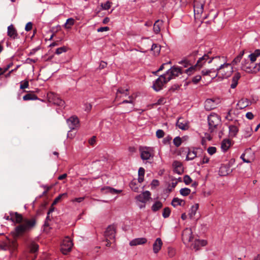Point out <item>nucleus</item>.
I'll return each instance as SVG.
<instances>
[{"label":"nucleus","mask_w":260,"mask_h":260,"mask_svg":"<svg viewBox=\"0 0 260 260\" xmlns=\"http://www.w3.org/2000/svg\"><path fill=\"white\" fill-rule=\"evenodd\" d=\"M10 216L12 221H15L17 223H21V224L15 229L17 236L29 231L36 225V221L34 218H31L30 219H23L22 216L17 212L11 213Z\"/></svg>","instance_id":"nucleus-1"},{"label":"nucleus","mask_w":260,"mask_h":260,"mask_svg":"<svg viewBox=\"0 0 260 260\" xmlns=\"http://www.w3.org/2000/svg\"><path fill=\"white\" fill-rule=\"evenodd\" d=\"M215 72L216 73L213 76V78L216 77L218 75L226 78L232 75L233 72V68L231 64L223 63V64H220L218 68L215 69Z\"/></svg>","instance_id":"nucleus-2"},{"label":"nucleus","mask_w":260,"mask_h":260,"mask_svg":"<svg viewBox=\"0 0 260 260\" xmlns=\"http://www.w3.org/2000/svg\"><path fill=\"white\" fill-rule=\"evenodd\" d=\"M211 53V52L209 51L207 54H205L202 57H200L198 59L196 64L194 66L191 67L185 70V72L188 75H190L192 71L194 70L195 68H201L207 61H209L210 59L211 56H210V54Z\"/></svg>","instance_id":"nucleus-3"},{"label":"nucleus","mask_w":260,"mask_h":260,"mask_svg":"<svg viewBox=\"0 0 260 260\" xmlns=\"http://www.w3.org/2000/svg\"><path fill=\"white\" fill-rule=\"evenodd\" d=\"M208 122L209 125V130L212 133L216 128L217 125L220 122L219 116L216 113H212L208 117Z\"/></svg>","instance_id":"nucleus-4"},{"label":"nucleus","mask_w":260,"mask_h":260,"mask_svg":"<svg viewBox=\"0 0 260 260\" xmlns=\"http://www.w3.org/2000/svg\"><path fill=\"white\" fill-rule=\"evenodd\" d=\"M139 151L141 158L143 160H147L153 157V150L151 147L140 146Z\"/></svg>","instance_id":"nucleus-5"},{"label":"nucleus","mask_w":260,"mask_h":260,"mask_svg":"<svg viewBox=\"0 0 260 260\" xmlns=\"http://www.w3.org/2000/svg\"><path fill=\"white\" fill-rule=\"evenodd\" d=\"M183 71H182L180 67H173L168 70L166 74H164L167 77L168 81L171 79L178 77L179 75L182 74Z\"/></svg>","instance_id":"nucleus-6"},{"label":"nucleus","mask_w":260,"mask_h":260,"mask_svg":"<svg viewBox=\"0 0 260 260\" xmlns=\"http://www.w3.org/2000/svg\"><path fill=\"white\" fill-rule=\"evenodd\" d=\"M48 100L50 103H52L60 107H64L65 103L60 99V98L56 94L52 92H50L47 93Z\"/></svg>","instance_id":"nucleus-7"},{"label":"nucleus","mask_w":260,"mask_h":260,"mask_svg":"<svg viewBox=\"0 0 260 260\" xmlns=\"http://www.w3.org/2000/svg\"><path fill=\"white\" fill-rule=\"evenodd\" d=\"M73 245V242L69 237H66L63 240L61 245L60 250L63 254H67L71 251L72 246Z\"/></svg>","instance_id":"nucleus-8"},{"label":"nucleus","mask_w":260,"mask_h":260,"mask_svg":"<svg viewBox=\"0 0 260 260\" xmlns=\"http://www.w3.org/2000/svg\"><path fill=\"white\" fill-rule=\"evenodd\" d=\"M168 82L167 77L165 75H162L160 76L154 82L153 84V88L154 90L158 91L160 90L164 85Z\"/></svg>","instance_id":"nucleus-9"},{"label":"nucleus","mask_w":260,"mask_h":260,"mask_svg":"<svg viewBox=\"0 0 260 260\" xmlns=\"http://www.w3.org/2000/svg\"><path fill=\"white\" fill-rule=\"evenodd\" d=\"M28 248L29 253L32 254L33 255L31 256H27V260H34L37 257L36 253L38 250L39 245L35 242H31L28 245Z\"/></svg>","instance_id":"nucleus-10"},{"label":"nucleus","mask_w":260,"mask_h":260,"mask_svg":"<svg viewBox=\"0 0 260 260\" xmlns=\"http://www.w3.org/2000/svg\"><path fill=\"white\" fill-rule=\"evenodd\" d=\"M192 230L190 228H186L182 232V240L185 244L191 242L193 239Z\"/></svg>","instance_id":"nucleus-11"},{"label":"nucleus","mask_w":260,"mask_h":260,"mask_svg":"<svg viewBox=\"0 0 260 260\" xmlns=\"http://www.w3.org/2000/svg\"><path fill=\"white\" fill-rule=\"evenodd\" d=\"M17 246V244L15 240H11L8 238L4 242L2 246V249L6 250L8 249H15Z\"/></svg>","instance_id":"nucleus-12"},{"label":"nucleus","mask_w":260,"mask_h":260,"mask_svg":"<svg viewBox=\"0 0 260 260\" xmlns=\"http://www.w3.org/2000/svg\"><path fill=\"white\" fill-rule=\"evenodd\" d=\"M105 236L106 239V241H110V240H113L115 236V227L113 225L109 226L105 233Z\"/></svg>","instance_id":"nucleus-13"},{"label":"nucleus","mask_w":260,"mask_h":260,"mask_svg":"<svg viewBox=\"0 0 260 260\" xmlns=\"http://www.w3.org/2000/svg\"><path fill=\"white\" fill-rule=\"evenodd\" d=\"M151 193L149 191H145L136 197V200L143 204H145L150 199Z\"/></svg>","instance_id":"nucleus-14"},{"label":"nucleus","mask_w":260,"mask_h":260,"mask_svg":"<svg viewBox=\"0 0 260 260\" xmlns=\"http://www.w3.org/2000/svg\"><path fill=\"white\" fill-rule=\"evenodd\" d=\"M241 69L247 73H256L260 70V62L256 64L253 67L250 66H246L245 64L243 63L241 66Z\"/></svg>","instance_id":"nucleus-15"},{"label":"nucleus","mask_w":260,"mask_h":260,"mask_svg":"<svg viewBox=\"0 0 260 260\" xmlns=\"http://www.w3.org/2000/svg\"><path fill=\"white\" fill-rule=\"evenodd\" d=\"M67 121L71 129H74L79 126V120L76 116L71 117Z\"/></svg>","instance_id":"nucleus-16"},{"label":"nucleus","mask_w":260,"mask_h":260,"mask_svg":"<svg viewBox=\"0 0 260 260\" xmlns=\"http://www.w3.org/2000/svg\"><path fill=\"white\" fill-rule=\"evenodd\" d=\"M218 104L217 101L209 99L205 102V108L207 111H210L215 108Z\"/></svg>","instance_id":"nucleus-17"},{"label":"nucleus","mask_w":260,"mask_h":260,"mask_svg":"<svg viewBox=\"0 0 260 260\" xmlns=\"http://www.w3.org/2000/svg\"><path fill=\"white\" fill-rule=\"evenodd\" d=\"M176 125L182 130H186L189 128L188 122L183 118H179L178 119Z\"/></svg>","instance_id":"nucleus-18"},{"label":"nucleus","mask_w":260,"mask_h":260,"mask_svg":"<svg viewBox=\"0 0 260 260\" xmlns=\"http://www.w3.org/2000/svg\"><path fill=\"white\" fill-rule=\"evenodd\" d=\"M174 172L179 175L181 174L183 172V167L181 162L175 160L172 164Z\"/></svg>","instance_id":"nucleus-19"},{"label":"nucleus","mask_w":260,"mask_h":260,"mask_svg":"<svg viewBox=\"0 0 260 260\" xmlns=\"http://www.w3.org/2000/svg\"><path fill=\"white\" fill-rule=\"evenodd\" d=\"M207 244V241L205 240L196 239L194 243L192 244L191 247L196 250H199L201 247L204 246Z\"/></svg>","instance_id":"nucleus-20"},{"label":"nucleus","mask_w":260,"mask_h":260,"mask_svg":"<svg viewBox=\"0 0 260 260\" xmlns=\"http://www.w3.org/2000/svg\"><path fill=\"white\" fill-rule=\"evenodd\" d=\"M7 34L9 37L13 39L17 38L18 36L17 30L13 24L8 27Z\"/></svg>","instance_id":"nucleus-21"},{"label":"nucleus","mask_w":260,"mask_h":260,"mask_svg":"<svg viewBox=\"0 0 260 260\" xmlns=\"http://www.w3.org/2000/svg\"><path fill=\"white\" fill-rule=\"evenodd\" d=\"M213 60L214 63L217 68H218L220 64H223L224 62V58L223 57L215 56L211 57L210 59L208 61V63H211Z\"/></svg>","instance_id":"nucleus-22"},{"label":"nucleus","mask_w":260,"mask_h":260,"mask_svg":"<svg viewBox=\"0 0 260 260\" xmlns=\"http://www.w3.org/2000/svg\"><path fill=\"white\" fill-rule=\"evenodd\" d=\"M102 191L104 193H111L112 194H116L120 193L121 190H117L112 188L110 186H105L101 189Z\"/></svg>","instance_id":"nucleus-23"},{"label":"nucleus","mask_w":260,"mask_h":260,"mask_svg":"<svg viewBox=\"0 0 260 260\" xmlns=\"http://www.w3.org/2000/svg\"><path fill=\"white\" fill-rule=\"evenodd\" d=\"M162 245V242L160 238H157L153 244V250L155 253H157L160 250Z\"/></svg>","instance_id":"nucleus-24"},{"label":"nucleus","mask_w":260,"mask_h":260,"mask_svg":"<svg viewBox=\"0 0 260 260\" xmlns=\"http://www.w3.org/2000/svg\"><path fill=\"white\" fill-rule=\"evenodd\" d=\"M187 151L185 152L187 153L186 160H193L195 157H197V152L194 149H190L188 148H185Z\"/></svg>","instance_id":"nucleus-25"},{"label":"nucleus","mask_w":260,"mask_h":260,"mask_svg":"<svg viewBox=\"0 0 260 260\" xmlns=\"http://www.w3.org/2000/svg\"><path fill=\"white\" fill-rule=\"evenodd\" d=\"M147 242V239L145 238H136L133 240H132L129 242V245L131 246H137L138 245H142L146 243Z\"/></svg>","instance_id":"nucleus-26"},{"label":"nucleus","mask_w":260,"mask_h":260,"mask_svg":"<svg viewBox=\"0 0 260 260\" xmlns=\"http://www.w3.org/2000/svg\"><path fill=\"white\" fill-rule=\"evenodd\" d=\"M231 172L232 170L230 169L229 165L221 166L219 170V173L222 176H226Z\"/></svg>","instance_id":"nucleus-27"},{"label":"nucleus","mask_w":260,"mask_h":260,"mask_svg":"<svg viewBox=\"0 0 260 260\" xmlns=\"http://www.w3.org/2000/svg\"><path fill=\"white\" fill-rule=\"evenodd\" d=\"M251 102L247 99H241L237 104V106L240 109H244L248 106Z\"/></svg>","instance_id":"nucleus-28"},{"label":"nucleus","mask_w":260,"mask_h":260,"mask_svg":"<svg viewBox=\"0 0 260 260\" xmlns=\"http://www.w3.org/2000/svg\"><path fill=\"white\" fill-rule=\"evenodd\" d=\"M204 5L202 4L196 3L194 5V12L195 15H200L203 12Z\"/></svg>","instance_id":"nucleus-29"},{"label":"nucleus","mask_w":260,"mask_h":260,"mask_svg":"<svg viewBox=\"0 0 260 260\" xmlns=\"http://www.w3.org/2000/svg\"><path fill=\"white\" fill-rule=\"evenodd\" d=\"M241 77V75L239 73H236L234 76H233V78H232V84L231 85V87L232 88H235L237 84H238V80Z\"/></svg>","instance_id":"nucleus-30"},{"label":"nucleus","mask_w":260,"mask_h":260,"mask_svg":"<svg viewBox=\"0 0 260 260\" xmlns=\"http://www.w3.org/2000/svg\"><path fill=\"white\" fill-rule=\"evenodd\" d=\"M171 204L175 207L177 206H183L185 205V201L178 198H175L173 199Z\"/></svg>","instance_id":"nucleus-31"},{"label":"nucleus","mask_w":260,"mask_h":260,"mask_svg":"<svg viewBox=\"0 0 260 260\" xmlns=\"http://www.w3.org/2000/svg\"><path fill=\"white\" fill-rule=\"evenodd\" d=\"M163 21L160 20H158L155 21L153 25V31L157 34L160 30V27L162 25Z\"/></svg>","instance_id":"nucleus-32"},{"label":"nucleus","mask_w":260,"mask_h":260,"mask_svg":"<svg viewBox=\"0 0 260 260\" xmlns=\"http://www.w3.org/2000/svg\"><path fill=\"white\" fill-rule=\"evenodd\" d=\"M231 142L229 139H224L222 141L221 144V149L223 151H226L231 146Z\"/></svg>","instance_id":"nucleus-33"},{"label":"nucleus","mask_w":260,"mask_h":260,"mask_svg":"<svg viewBox=\"0 0 260 260\" xmlns=\"http://www.w3.org/2000/svg\"><path fill=\"white\" fill-rule=\"evenodd\" d=\"M199 209V204H196L194 205L191 206L189 213V216L190 218H192L196 215L197 210Z\"/></svg>","instance_id":"nucleus-34"},{"label":"nucleus","mask_w":260,"mask_h":260,"mask_svg":"<svg viewBox=\"0 0 260 260\" xmlns=\"http://www.w3.org/2000/svg\"><path fill=\"white\" fill-rule=\"evenodd\" d=\"M245 51L243 50L242 51L240 52L239 54L234 58V59L233 60L232 64L233 65H236L240 61H241L243 55L244 54Z\"/></svg>","instance_id":"nucleus-35"},{"label":"nucleus","mask_w":260,"mask_h":260,"mask_svg":"<svg viewBox=\"0 0 260 260\" xmlns=\"http://www.w3.org/2000/svg\"><path fill=\"white\" fill-rule=\"evenodd\" d=\"M38 98L36 95L32 93H28L24 95L23 96V100L24 101H29V100H36Z\"/></svg>","instance_id":"nucleus-36"},{"label":"nucleus","mask_w":260,"mask_h":260,"mask_svg":"<svg viewBox=\"0 0 260 260\" xmlns=\"http://www.w3.org/2000/svg\"><path fill=\"white\" fill-rule=\"evenodd\" d=\"M119 94H121L123 96H127L128 95V89H124L122 88H119L116 93V100L120 98Z\"/></svg>","instance_id":"nucleus-37"},{"label":"nucleus","mask_w":260,"mask_h":260,"mask_svg":"<svg viewBox=\"0 0 260 260\" xmlns=\"http://www.w3.org/2000/svg\"><path fill=\"white\" fill-rule=\"evenodd\" d=\"M238 131L237 127L235 125H230L229 126L230 135L232 137H235L237 135Z\"/></svg>","instance_id":"nucleus-38"},{"label":"nucleus","mask_w":260,"mask_h":260,"mask_svg":"<svg viewBox=\"0 0 260 260\" xmlns=\"http://www.w3.org/2000/svg\"><path fill=\"white\" fill-rule=\"evenodd\" d=\"M202 75L204 76L205 75H209L211 76L212 78L213 77V76L216 73L215 69H212L210 70H204L202 71Z\"/></svg>","instance_id":"nucleus-39"},{"label":"nucleus","mask_w":260,"mask_h":260,"mask_svg":"<svg viewBox=\"0 0 260 260\" xmlns=\"http://www.w3.org/2000/svg\"><path fill=\"white\" fill-rule=\"evenodd\" d=\"M75 20L74 19L70 18L67 20L66 23L64 24V27L67 29L71 28L72 26L74 24Z\"/></svg>","instance_id":"nucleus-40"},{"label":"nucleus","mask_w":260,"mask_h":260,"mask_svg":"<svg viewBox=\"0 0 260 260\" xmlns=\"http://www.w3.org/2000/svg\"><path fill=\"white\" fill-rule=\"evenodd\" d=\"M162 206V204L160 202H156L152 206V210L154 212H156L160 209Z\"/></svg>","instance_id":"nucleus-41"},{"label":"nucleus","mask_w":260,"mask_h":260,"mask_svg":"<svg viewBox=\"0 0 260 260\" xmlns=\"http://www.w3.org/2000/svg\"><path fill=\"white\" fill-rule=\"evenodd\" d=\"M151 50L154 51L155 55H158L160 50V46L156 44H153L151 46Z\"/></svg>","instance_id":"nucleus-42"},{"label":"nucleus","mask_w":260,"mask_h":260,"mask_svg":"<svg viewBox=\"0 0 260 260\" xmlns=\"http://www.w3.org/2000/svg\"><path fill=\"white\" fill-rule=\"evenodd\" d=\"M112 4V2L108 1L105 3H102L101 6L103 10H108L111 8Z\"/></svg>","instance_id":"nucleus-43"},{"label":"nucleus","mask_w":260,"mask_h":260,"mask_svg":"<svg viewBox=\"0 0 260 260\" xmlns=\"http://www.w3.org/2000/svg\"><path fill=\"white\" fill-rule=\"evenodd\" d=\"M67 197V193H63L62 194H59L57 197H56L52 204V206H54L56 205L58 202H59L62 198Z\"/></svg>","instance_id":"nucleus-44"},{"label":"nucleus","mask_w":260,"mask_h":260,"mask_svg":"<svg viewBox=\"0 0 260 260\" xmlns=\"http://www.w3.org/2000/svg\"><path fill=\"white\" fill-rule=\"evenodd\" d=\"M252 128L250 126H247L245 129L244 137L245 138H248L250 137L252 134Z\"/></svg>","instance_id":"nucleus-45"},{"label":"nucleus","mask_w":260,"mask_h":260,"mask_svg":"<svg viewBox=\"0 0 260 260\" xmlns=\"http://www.w3.org/2000/svg\"><path fill=\"white\" fill-rule=\"evenodd\" d=\"M190 189L188 188H183L180 190V193L183 196L188 195L190 193Z\"/></svg>","instance_id":"nucleus-46"},{"label":"nucleus","mask_w":260,"mask_h":260,"mask_svg":"<svg viewBox=\"0 0 260 260\" xmlns=\"http://www.w3.org/2000/svg\"><path fill=\"white\" fill-rule=\"evenodd\" d=\"M29 86V82L28 80H24L20 82V88L21 89H24L27 88Z\"/></svg>","instance_id":"nucleus-47"},{"label":"nucleus","mask_w":260,"mask_h":260,"mask_svg":"<svg viewBox=\"0 0 260 260\" xmlns=\"http://www.w3.org/2000/svg\"><path fill=\"white\" fill-rule=\"evenodd\" d=\"M173 143L176 147H179L182 143V140L180 137H176L173 140Z\"/></svg>","instance_id":"nucleus-48"},{"label":"nucleus","mask_w":260,"mask_h":260,"mask_svg":"<svg viewBox=\"0 0 260 260\" xmlns=\"http://www.w3.org/2000/svg\"><path fill=\"white\" fill-rule=\"evenodd\" d=\"M171 213L170 209L168 207L164 208L162 212V216L164 218H167L170 216Z\"/></svg>","instance_id":"nucleus-49"},{"label":"nucleus","mask_w":260,"mask_h":260,"mask_svg":"<svg viewBox=\"0 0 260 260\" xmlns=\"http://www.w3.org/2000/svg\"><path fill=\"white\" fill-rule=\"evenodd\" d=\"M164 135L165 133L161 129H158L156 132V136L159 139L162 138Z\"/></svg>","instance_id":"nucleus-50"},{"label":"nucleus","mask_w":260,"mask_h":260,"mask_svg":"<svg viewBox=\"0 0 260 260\" xmlns=\"http://www.w3.org/2000/svg\"><path fill=\"white\" fill-rule=\"evenodd\" d=\"M67 51V49L65 47H62L57 48L56 50L55 53L57 54H60L63 52H65Z\"/></svg>","instance_id":"nucleus-51"},{"label":"nucleus","mask_w":260,"mask_h":260,"mask_svg":"<svg viewBox=\"0 0 260 260\" xmlns=\"http://www.w3.org/2000/svg\"><path fill=\"white\" fill-rule=\"evenodd\" d=\"M183 179H184V183L186 185L189 184L191 183V182L192 181V180H191V178L189 176H188V175H185Z\"/></svg>","instance_id":"nucleus-52"},{"label":"nucleus","mask_w":260,"mask_h":260,"mask_svg":"<svg viewBox=\"0 0 260 260\" xmlns=\"http://www.w3.org/2000/svg\"><path fill=\"white\" fill-rule=\"evenodd\" d=\"M216 151V148L215 147H210L207 149L208 152L211 155L214 154Z\"/></svg>","instance_id":"nucleus-53"},{"label":"nucleus","mask_w":260,"mask_h":260,"mask_svg":"<svg viewBox=\"0 0 260 260\" xmlns=\"http://www.w3.org/2000/svg\"><path fill=\"white\" fill-rule=\"evenodd\" d=\"M84 108L85 111L89 112L92 108V105L89 103H85Z\"/></svg>","instance_id":"nucleus-54"},{"label":"nucleus","mask_w":260,"mask_h":260,"mask_svg":"<svg viewBox=\"0 0 260 260\" xmlns=\"http://www.w3.org/2000/svg\"><path fill=\"white\" fill-rule=\"evenodd\" d=\"M201 76L200 75H197L192 78V81L194 83L197 84L201 80Z\"/></svg>","instance_id":"nucleus-55"},{"label":"nucleus","mask_w":260,"mask_h":260,"mask_svg":"<svg viewBox=\"0 0 260 260\" xmlns=\"http://www.w3.org/2000/svg\"><path fill=\"white\" fill-rule=\"evenodd\" d=\"M32 27V23L30 22H28L25 27V30L27 31L30 30Z\"/></svg>","instance_id":"nucleus-56"},{"label":"nucleus","mask_w":260,"mask_h":260,"mask_svg":"<svg viewBox=\"0 0 260 260\" xmlns=\"http://www.w3.org/2000/svg\"><path fill=\"white\" fill-rule=\"evenodd\" d=\"M249 58H250L251 63L253 64L254 62L256 60L257 57L253 53H251L249 55Z\"/></svg>","instance_id":"nucleus-57"},{"label":"nucleus","mask_w":260,"mask_h":260,"mask_svg":"<svg viewBox=\"0 0 260 260\" xmlns=\"http://www.w3.org/2000/svg\"><path fill=\"white\" fill-rule=\"evenodd\" d=\"M128 99H129V100H124L122 102V103H131L133 105V97L132 96H129Z\"/></svg>","instance_id":"nucleus-58"},{"label":"nucleus","mask_w":260,"mask_h":260,"mask_svg":"<svg viewBox=\"0 0 260 260\" xmlns=\"http://www.w3.org/2000/svg\"><path fill=\"white\" fill-rule=\"evenodd\" d=\"M109 30V27L108 26L105 27H101L98 29L97 31L98 32H103L104 31H108Z\"/></svg>","instance_id":"nucleus-59"},{"label":"nucleus","mask_w":260,"mask_h":260,"mask_svg":"<svg viewBox=\"0 0 260 260\" xmlns=\"http://www.w3.org/2000/svg\"><path fill=\"white\" fill-rule=\"evenodd\" d=\"M245 153H243L240 158L243 160V161L245 162H247V163H250L251 162V160H249V159H246L245 158Z\"/></svg>","instance_id":"nucleus-60"},{"label":"nucleus","mask_w":260,"mask_h":260,"mask_svg":"<svg viewBox=\"0 0 260 260\" xmlns=\"http://www.w3.org/2000/svg\"><path fill=\"white\" fill-rule=\"evenodd\" d=\"M145 174V170L144 168L141 167L139 168L138 171V175L139 176H144Z\"/></svg>","instance_id":"nucleus-61"},{"label":"nucleus","mask_w":260,"mask_h":260,"mask_svg":"<svg viewBox=\"0 0 260 260\" xmlns=\"http://www.w3.org/2000/svg\"><path fill=\"white\" fill-rule=\"evenodd\" d=\"M246 117L248 119H252L254 117L253 114L251 112H247L246 114Z\"/></svg>","instance_id":"nucleus-62"},{"label":"nucleus","mask_w":260,"mask_h":260,"mask_svg":"<svg viewBox=\"0 0 260 260\" xmlns=\"http://www.w3.org/2000/svg\"><path fill=\"white\" fill-rule=\"evenodd\" d=\"M166 103L165 99L164 98H160L159 100H158L156 104L157 105H162Z\"/></svg>","instance_id":"nucleus-63"},{"label":"nucleus","mask_w":260,"mask_h":260,"mask_svg":"<svg viewBox=\"0 0 260 260\" xmlns=\"http://www.w3.org/2000/svg\"><path fill=\"white\" fill-rule=\"evenodd\" d=\"M209 161V158L206 156H204L202 160L201 161V164H204L206 163H208Z\"/></svg>","instance_id":"nucleus-64"}]
</instances>
